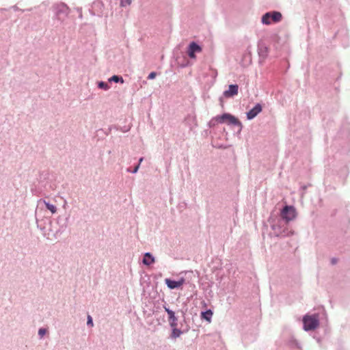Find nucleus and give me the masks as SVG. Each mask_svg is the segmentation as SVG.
Segmentation results:
<instances>
[{"label": "nucleus", "mask_w": 350, "mask_h": 350, "mask_svg": "<svg viewBox=\"0 0 350 350\" xmlns=\"http://www.w3.org/2000/svg\"><path fill=\"white\" fill-rule=\"evenodd\" d=\"M146 81H145V80L142 81V84H141V85H140V86H141V88H142V87H143V85H146Z\"/></svg>", "instance_id": "48"}, {"label": "nucleus", "mask_w": 350, "mask_h": 350, "mask_svg": "<svg viewBox=\"0 0 350 350\" xmlns=\"http://www.w3.org/2000/svg\"><path fill=\"white\" fill-rule=\"evenodd\" d=\"M132 0H120V5L121 7H126L131 3Z\"/></svg>", "instance_id": "35"}, {"label": "nucleus", "mask_w": 350, "mask_h": 350, "mask_svg": "<svg viewBox=\"0 0 350 350\" xmlns=\"http://www.w3.org/2000/svg\"><path fill=\"white\" fill-rule=\"evenodd\" d=\"M311 332H312V334L310 335L312 336V337L314 339H315L316 341L319 345H321L323 338L325 337V336L327 334V333L328 332V328H327V327L324 328L323 333H321L320 331L317 330V329H316L314 331H311Z\"/></svg>", "instance_id": "17"}, {"label": "nucleus", "mask_w": 350, "mask_h": 350, "mask_svg": "<svg viewBox=\"0 0 350 350\" xmlns=\"http://www.w3.org/2000/svg\"><path fill=\"white\" fill-rule=\"evenodd\" d=\"M201 305H202V308H203V310L207 308L208 304L204 300H202L201 301Z\"/></svg>", "instance_id": "40"}, {"label": "nucleus", "mask_w": 350, "mask_h": 350, "mask_svg": "<svg viewBox=\"0 0 350 350\" xmlns=\"http://www.w3.org/2000/svg\"><path fill=\"white\" fill-rule=\"evenodd\" d=\"M163 308L167 314V321L170 327V334L168 337L170 339L176 340L182 334H186L189 331L190 326L189 324L184 325V327H178V317L176 314L175 311L170 309L166 303L163 305Z\"/></svg>", "instance_id": "1"}, {"label": "nucleus", "mask_w": 350, "mask_h": 350, "mask_svg": "<svg viewBox=\"0 0 350 350\" xmlns=\"http://www.w3.org/2000/svg\"><path fill=\"white\" fill-rule=\"evenodd\" d=\"M175 61L178 66L181 68H184L191 65L190 61L184 57L178 56L176 57Z\"/></svg>", "instance_id": "20"}, {"label": "nucleus", "mask_w": 350, "mask_h": 350, "mask_svg": "<svg viewBox=\"0 0 350 350\" xmlns=\"http://www.w3.org/2000/svg\"><path fill=\"white\" fill-rule=\"evenodd\" d=\"M256 340V336H252V338L250 340V342H253L254 340Z\"/></svg>", "instance_id": "49"}, {"label": "nucleus", "mask_w": 350, "mask_h": 350, "mask_svg": "<svg viewBox=\"0 0 350 350\" xmlns=\"http://www.w3.org/2000/svg\"><path fill=\"white\" fill-rule=\"evenodd\" d=\"M303 329L309 332L317 329L320 326V314L318 312L306 313L302 317Z\"/></svg>", "instance_id": "3"}, {"label": "nucleus", "mask_w": 350, "mask_h": 350, "mask_svg": "<svg viewBox=\"0 0 350 350\" xmlns=\"http://www.w3.org/2000/svg\"><path fill=\"white\" fill-rule=\"evenodd\" d=\"M108 83L123 84L124 83V80L122 75H113L108 79Z\"/></svg>", "instance_id": "24"}, {"label": "nucleus", "mask_w": 350, "mask_h": 350, "mask_svg": "<svg viewBox=\"0 0 350 350\" xmlns=\"http://www.w3.org/2000/svg\"><path fill=\"white\" fill-rule=\"evenodd\" d=\"M213 314L214 311L213 308H206L201 310L200 317L202 321L210 323L212 321Z\"/></svg>", "instance_id": "15"}, {"label": "nucleus", "mask_w": 350, "mask_h": 350, "mask_svg": "<svg viewBox=\"0 0 350 350\" xmlns=\"http://www.w3.org/2000/svg\"><path fill=\"white\" fill-rule=\"evenodd\" d=\"M213 75H214V77H217V71L216 70H215V73H213Z\"/></svg>", "instance_id": "50"}, {"label": "nucleus", "mask_w": 350, "mask_h": 350, "mask_svg": "<svg viewBox=\"0 0 350 350\" xmlns=\"http://www.w3.org/2000/svg\"><path fill=\"white\" fill-rule=\"evenodd\" d=\"M202 51V46L198 41L192 40L187 46V54L191 59L196 58V53H200Z\"/></svg>", "instance_id": "8"}, {"label": "nucleus", "mask_w": 350, "mask_h": 350, "mask_svg": "<svg viewBox=\"0 0 350 350\" xmlns=\"http://www.w3.org/2000/svg\"><path fill=\"white\" fill-rule=\"evenodd\" d=\"M39 202H42L45 206V208L49 211L52 214H54L57 212V206L55 204H51L49 201H46L44 199H40Z\"/></svg>", "instance_id": "23"}, {"label": "nucleus", "mask_w": 350, "mask_h": 350, "mask_svg": "<svg viewBox=\"0 0 350 350\" xmlns=\"http://www.w3.org/2000/svg\"><path fill=\"white\" fill-rule=\"evenodd\" d=\"M159 74V72H156V71H152V72H150L148 74V77H147V79H148V80H153V79H154L157 77V76Z\"/></svg>", "instance_id": "32"}, {"label": "nucleus", "mask_w": 350, "mask_h": 350, "mask_svg": "<svg viewBox=\"0 0 350 350\" xmlns=\"http://www.w3.org/2000/svg\"><path fill=\"white\" fill-rule=\"evenodd\" d=\"M90 13H91L92 15H94H94H96V13H95V12H92L91 10H90Z\"/></svg>", "instance_id": "52"}, {"label": "nucleus", "mask_w": 350, "mask_h": 350, "mask_svg": "<svg viewBox=\"0 0 350 350\" xmlns=\"http://www.w3.org/2000/svg\"><path fill=\"white\" fill-rule=\"evenodd\" d=\"M280 213L281 217L279 219H281V221L285 223V224H288V223L294 220L297 215V212L295 206L289 205L286 203L282 206Z\"/></svg>", "instance_id": "4"}, {"label": "nucleus", "mask_w": 350, "mask_h": 350, "mask_svg": "<svg viewBox=\"0 0 350 350\" xmlns=\"http://www.w3.org/2000/svg\"><path fill=\"white\" fill-rule=\"evenodd\" d=\"M164 282L170 290H182L183 285L186 283V279L184 277H180L178 280L166 278Z\"/></svg>", "instance_id": "7"}, {"label": "nucleus", "mask_w": 350, "mask_h": 350, "mask_svg": "<svg viewBox=\"0 0 350 350\" xmlns=\"http://www.w3.org/2000/svg\"><path fill=\"white\" fill-rule=\"evenodd\" d=\"M36 220L38 228H39L41 231L44 232L46 228V226L49 225V227L52 226V221L49 217H44L42 219H38L37 215L36 214ZM49 230L51 231V228H49Z\"/></svg>", "instance_id": "12"}, {"label": "nucleus", "mask_w": 350, "mask_h": 350, "mask_svg": "<svg viewBox=\"0 0 350 350\" xmlns=\"http://www.w3.org/2000/svg\"><path fill=\"white\" fill-rule=\"evenodd\" d=\"M178 312H180L182 317H185L186 312H187V309L185 310H184L183 309L178 310Z\"/></svg>", "instance_id": "41"}, {"label": "nucleus", "mask_w": 350, "mask_h": 350, "mask_svg": "<svg viewBox=\"0 0 350 350\" xmlns=\"http://www.w3.org/2000/svg\"><path fill=\"white\" fill-rule=\"evenodd\" d=\"M337 213H338V209H337V208L334 209V210L332 211L331 217H335V216L336 215Z\"/></svg>", "instance_id": "42"}, {"label": "nucleus", "mask_w": 350, "mask_h": 350, "mask_svg": "<svg viewBox=\"0 0 350 350\" xmlns=\"http://www.w3.org/2000/svg\"><path fill=\"white\" fill-rule=\"evenodd\" d=\"M224 98H225V97L223 96V95L219 98V105H221V107L222 108L224 107Z\"/></svg>", "instance_id": "38"}, {"label": "nucleus", "mask_w": 350, "mask_h": 350, "mask_svg": "<svg viewBox=\"0 0 350 350\" xmlns=\"http://www.w3.org/2000/svg\"><path fill=\"white\" fill-rule=\"evenodd\" d=\"M220 124L217 120V116L213 117L207 123L208 128H214L217 124Z\"/></svg>", "instance_id": "29"}, {"label": "nucleus", "mask_w": 350, "mask_h": 350, "mask_svg": "<svg viewBox=\"0 0 350 350\" xmlns=\"http://www.w3.org/2000/svg\"><path fill=\"white\" fill-rule=\"evenodd\" d=\"M50 174L48 170L40 171L37 180L42 186L45 185V183L49 179Z\"/></svg>", "instance_id": "19"}, {"label": "nucleus", "mask_w": 350, "mask_h": 350, "mask_svg": "<svg viewBox=\"0 0 350 350\" xmlns=\"http://www.w3.org/2000/svg\"><path fill=\"white\" fill-rule=\"evenodd\" d=\"M70 215L65 214L64 215H59L57 219V224L59 226V228L56 230L55 234H62L65 232L68 226Z\"/></svg>", "instance_id": "10"}, {"label": "nucleus", "mask_w": 350, "mask_h": 350, "mask_svg": "<svg viewBox=\"0 0 350 350\" xmlns=\"http://www.w3.org/2000/svg\"><path fill=\"white\" fill-rule=\"evenodd\" d=\"M54 11V18L58 21L62 23L68 16L69 12V8L64 3L56 4L53 6Z\"/></svg>", "instance_id": "6"}, {"label": "nucleus", "mask_w": 350, "mask_h": 350, "mask_svg": "<svg viewBox=\"0 0 350 350\" xmlns=\"http://www.w3.org/2000/svg\"><path fill=\"white\" fill-rule=\"evenodd\" d=\"M144 282L146 284V286L147 287H150V284H151V282L149 280H146V281H144Z\"/></svg>", "instance_id": "46"}, {"label": "nucleus", "mask_w": 350, "mask_h": 350, "mask_svg": "<svg viewBox=\"0 0 350 350\" xmlns=\"http://www.w3.org/2000/svg\"><path fill=\"white\" fill-rule=\"evenodd\" d=\"M139 169V164H135L133 166L128 167L126 171L131 174H136Z\"/></svg>", "instance_id": "30"}, {"label": "nucleus", "mask_w": 350, "mask_h": 350, "mask_svg": "<svg viewBox=\"0 0 350 350\" xmlns=\"http://www.w3.org/2000/svg\"><path fill=\"white\" fill-rule=\"evenodd\" d=\"M66 204H67V202H66V201H64V207H65Z\"/></svg>", "instance_id": "53"}, {"label": "nucleus", "mask_w": 350, "mask_h": 350, "mask_svg": "<svg viewBox=\"0 0 350 350\" xmlns=\"http://www.w3.org/2000/svg\"><path fill=\"white\" fill-rule=\"evenodd\" d=\"M275 219H276L274 217V216L273 215V213H271V215L269 216V217L267 219L268 222L270 224L271 228H272L273 224H277V223H275Z\"/></svg>", "instance_id": "34"}, {"label": "nucleus", "mask_w": 350, "mask_h": 350, "mask_svg": "<svg viewBox=\"0 0 350 350\" xmlns=\"http://www.w3.org/2000/svg\"><path fill=\"white\" fill-rule=\"evenodd\" d=\"M145 292H146V291H145V287H144L143 294H145Z\"/></svg>", "instance_id": "54"}, {"label": "nucleus", "mask_w": 350, "mask_h": 350, "mask_svg": "<svg viewBox=\"0 0 350 350\" xmlns=\"http://www.w3.org/2000/svg\"><path fill=\"white\" fill-rule=\"evenodd\" d=\"M155 262V257L153 256V254L150 252H147L143 254L141 263L146 267H150Z\"/></svg>", "instance_id": "14"}, {"label": "nucleus", "mask_w": 350, "mask_h": 350, "mask_svg": "<svg viewBox=\"0 0 350 350\" xmlns=\"http://www.w3.org/2000/svg\"><path fill=\"white\" fill-rule=\"evenodd\" d=\"M183 320L180 321V324L181 327H184V325L188 324L187 320L186 319V317H182Z\"/></svg>", "instance_id": "37"}, {"label": "nucleus", "mask_w": 350, "mask_h": 350, "mask_svg": "<svg viewBox=\"0 0 350 350\" xmlns=\"http://www.w3.org/2000/svg\"><path fill=\"white\" fill-rule=\"evenodd\" d=\"M257 51L259 57V62L265 61L269 53V47L262 40H260L257 44Z\"/></svg>", "instance_id": "9"}, {"label": "nucleus", "mask_w": 350, "mask_h": 350, "mask_svg": "<svg viewBox=\"0 0 350 350\" xmlns=\"http://www.w3.org/2000/svg\"><path fill=\"white\" fill-rule=\"evenodd\" d=\"M96 84L97 88L102 90L107 91L110 88V85L108 84V83L104 81H98Z\"/></svg>", "instance_id": "27"}, {"label": "nucleus", "mask_w": 350, "mask_h": 350, "mask_svg": "<svg viewBox=\"0 0 350 350\" xmlns=\"http://www.w3.org/2000/svg\"><path fill=\"white\" fill-rule=\"evenodd\" d=\"M86 325L88 327H92L94 326V321H93V318L92 317L88 314L87 315V322H86Z\"/></svg>", "instance_id": "31"}, {"label": "nucleus", "mask_w": 350, "mask_h": 350, "mask_svg": "<svg viewBox=\"0 0 350 350\" xmlns=\"http://www.w3.org/2000/svg\"><path fill=\"white\" fill-rule=\"evenodd\" d=\"M338 262V258L336 257H332L330 259V264L332 265H335L336 264H337Z\"/></svg>", "instance_id": "36"}, {"label": "nucleus", "mask_w": 350, "mask_h": 350, "mask_svg": "<svg viewBox=\"0 0 350 350\" xmlns=\"http://www.w3.org/2000/svg\"><path fill=\"white\" fill-rule=\"evenodd\" d=\"M212 269L213 272L215 273L217 280H219V282L220 283L222 279L221 276H219V272L222 270L221 262H219L217 265L213 266Z\"/></svg>", "instance_id": "25"}, {"label": "nucleus", "mask_w": 350, "mask_h": 350, "mask_svg": "<svg viewBox=\"0 0 350 350\" xmlns=\"http://www.w3.org/2000/svg\"><path fill=\"white\" fill-rule=\"evenodd\" d=\"M283 221L281 219H278L277 224H273L271 229L273 230V233H270L271 237H275L278 238H282V228Z\"/></svg>", "instance_id": "16"}, {"label": "nucleus", "mask_w": 350, "mask_h": 350, "mask_svg": "<svg viewBox=\"0 0 350 350\" xmlns=\"http://www.w3.org/2000/svg\"><path fill=\"white\" fill-rule=\"evenodd\" d=\"M1 11H6V9H1Z\"/></svg>", "instance_id": "55"}, {"label": "nucleus", "mask_w": 350, "mask_h": 350, "mask_svg": "<svg viewBox=\"0 0 350 350\" xmlns=\"http://www.w3.org/2000/svg\"><path fill=\"white\" fill-rule=\"evenodd\" d=\"M217 120L221 124H226L230 126L238 127L239 129L237 131V135L241 134L243 126L241 121L236 116L229 112H223L221 114L217 115Z\"/></svg>", "instance_id": "2"}, {"label": "nucleus", "mask_w": 350, "mask_h": 350, "mask_svg": "<svg viewBox=\"0 0 350 350\" xmlns=\"http://www.w3.org/2000/svg\"><path fill=\"white\" fill-rule=\"evenodd\" d=\"M308 188V185H303L300 187V189L302 190V191H306Z\"/></svg>", "instance_id": "44"}, {"label": "nucleus", "mask_w": 350, "mask_h": 350, "mask_svg": "<svg viewBox=\"0 0 350 350\" xmlns=\"http://www.w3.org/2000/svg\"><path fill=\"white\" fill-rule=\"evenodd\" d=\"M120 130L123 133H126L129 131V128H127L126 126H124L123 127H120Z\"/></svg>", "instance_id": "39"}, {"label": "nucleus", "mask_w": 350, "mask_h": 350, "mask_svg": "<svg viewBox=\"0 0 350 350\" xmlns=\"http://www.w3.org/2000/svg\"><path fill=\"white\" fill-rule=\"evenodd\" d=\"M243 338L244 340H246V338H247V336H246V334H244V335L243 336Z\"/></svg>", "instance_id": "51"}, {"label": "nucleus", "mask_w": 350, "mask_h": 350, "mask_svg": "<svg viewBox=\"0 0 350 350\" xmlns=\"http://www.w3.org/2000/svg\"><path fill=\"white\" fill-rule=\"evenodd\" d=\"M282 238L291 237L295 234V231L292 229H290L288 224H285L282 223Z\"/></svg>", "instance_id": "22"}, {"label": "nucleus", "mask_w": 350, "mask_h": 350, "mask_svg": "<svg viewBox=\"0 0 350 350\" xmlns=\"http://www.w3.org/2000/svg\"><path fill=\"white\" fill-rule=\"evenodd\" d=\"M92 10H94L98 13L97 14L100 16L103 14V10L104 9V3L102 0H97L92 3Z\"/></svg>", "instance_id": "21"}, {"label": "nucleus", "mask_w": 350, "mask_h": 350, "mask_svg": "<svg viewBox=\"0 0 350 350\" xmlns=\"http://www.w3.org/2000/svg\"><path fill=\"white\" fill-rule=\"evenodd\" d=\"M239 93V85L237 83H232L228 85L227 90L223 92V96L226 98H233Z\"/></svg>", "instance_id": "13"}, {"label": "nucleus", "mask_w": 350, "mask_h": 350, "mask_svg": "<svg viewBox=\"0 0 350 350\" xmlns=\"http://www.w3.org/2000/svg\"><path fill=\"white\" fill-rule=\"evenodd\" d=\"M211 133L208 129H206L202 132V135L204 136H208V135Z\"/></svg>", "instance_id": "43"}, {"label": "nucleus", "mask_w": 350, "mask_h": 350, "mask_svg": "<svg viewBox=\"0 0 350 350\" xmlns=\"http://www.w3.org/2000/svg\"><path fill=\"white\" fill-rule=\"evenodd\" d=\"M48 333V327H42L38 329V335L40 339H42Z\"/></svg>", "instance_id": "28"}, {"label": "nucleus", "mask_w": 350, "mask_h": 350, "mask_svg": "<svg viewBox=\"0 0 350 350\" xmlns=\"http://www.w3.org/2000/svg\"><path fill=\"white\" fill-rule=\"evenodd\" d=\"M288 345L292 348L301 349L300 342L294 337L291 336L288 342Z\"/></svg>", "instance_id": "26"}, {"label": "nucleus", "mask_w": 350, "mask_h": 350, "mask_svg": "<svg viewBox=\"0 0 350 350\" xmlns=\"http://www.w3.org/2000/svg\"><path fill=\"white\" fill-rule=\"evenodd\" d=\"M263 105H264L261 103H255V105L245 113L247 120H254L259 113L262 111Z\"/></svg>", "instance_id": "11"}, {"label": "nucleus", "mask_w": 350, "mask_h": 350, "mask_svg": "<svg viewBox=\"0 0 350 350\" xmlns=\"http://www.w3.org/2000/svg\"><path fill=\"white\" fill-rule=\"evenodd\" d=\"M282 20V14L280 11L272 10L267 12L261 17V23L265 25L278 23Z\"/></svg>", "instance_id": "5"}, {"label": "nucleus", "mask_w": 350, "mask_h": 350, "mask_svg": "<svg viewBox=\"0 0 350 350\" xmlns=\"http://www.w3.org/2000/svg\"><path fill=\"white\" fill-rule=\"evenodd\" d=\"M143 160H144V157H140L138 159V161H137V163L136 164H139V165H140Z\"/></svg>", "instance_id": "45"}, {"label": "nucleus", "mask_w": 350, "mask_h": 350, "mask_svg": "<svg viewBox=\"0 0 350 350\" xmlns=\"http://www.w3.org/2000/svg\"><path fill=\"white\" fill-rule=\"evenodd\" d=\"M15 11L19 10V8L16 5H14L12 7Z\"/></svg>", "instance_id": "47"}, {"label": "nucleus", "mask_w": 350, "mask_h": 350, "mask_svg": "<svg viewBox=\"0 0 350 350\" xmlns=\"http://www.w3.org/2000/svg\"><path fill=\"white\" fill-rule=\"evenodd\" d=\"M157 284H158V282H155V285L152 286V289L154 290V295L150 296V293H148V296H150L152 299H156L157 298V295H158V292H157Z\"/></svg>", "instance_id": "33"}, {"label": "nucleus", "mask_w": 350, "mask_h": 350, "mask_svg": "<svg viewBox=\"0 0 350 350\" xmlns=\"http://www.w3.org/2000/svg\"><path fill=\"white\" fill-rule=\"evenodd\" d=\"M185 122L189 126L191 131H192L195 127L198 126L197 119L195 116L188 114L185 118Z\"/></svg>", "instance_id": "18"}]
</instances>
